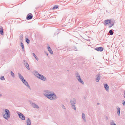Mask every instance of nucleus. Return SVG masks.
<instances>
[{
	"label": "nucleus",
	"instance_id": "1",
	"mask_svg": "<svg viewBox=\"0 0 125 125\" xmlns=\"http://www.w3.org/2000/svg\"><path fill=\"white\" fill-rule=\"evenodd\" d=\"M34 75L38 78L44 81L46 80V78L42 74H40L37 71H35L34 73Z\"/></svg>",
	"mask_w": 125,
	"mask_h": 125
},
{
	"label": "nucleus",
	"instance_id": "2",
	"mask_svg": "<svg viewBox=\"0 0 125 125\" xmlns=\"http://www.w3.org/2000/svg\"><path fill=\"white\" fill-rule=\"evenodd\" d=\"M70 103L72 109L76 110V108L75 104H76V100L75 98H73L70 100Z\"/></svg>",
	"mask_w": 125,
	"mask_h": 125
},
{
	"label": "nucleus",
	"instance_id": "3",
	"mask_svg": "<svg viewBox=\"0 0 125 125\" xmlns=\"http://www.w3.org/2000/svg\"><path fill=\"white\" fill-rule=\"evenodd\" d=\"M47 98L50 100H55L58 98L57 96L55 95L54 93H51L50 94L48 95Z\"/></svg>",
	"mask_w": 125,
	"mask_h": 125
},
{
	"label": "nucleus",
	"instance_id": "4",
	"mask_svg": "<svg viewBox=\"0 0 125 125\" xmlns=\"http://www.w3.org/2000/svg\"><path fill=\"white\" fill-rule=\"evenodd\" d=\"M5 113L3 115V117L7 120H8L10 118V112L7 109H5Z\"/></svg>",
	"mask_w": 125,
	"mask_h": 125
},
{
	"label": "nucleus",
	"instance_id": "5",
	"mask_svg": "<svg viewBox=\"0 0 125 125\" xmlns=\"http://www.w3.org/2000/svg\"><path fill=\"white\" fill-rule=\"evenodd\" d=\"M17 114L18 115L19 117L22 120H25V116L24 115L21 113L18 112Z\"/></svg>",
	"mask_w": 125,
	"mask_h": 125
},
{
	"label": "nucleus",
	"instance_id": "6",
	"mask_svg": "<svg viewBox=\"0 0 125 125\" xmlns=\"http://www.w3.org/2000/svg\"><path fill=\"white\" fill-rule=\"evenodd\" d=\"M111 21L110 20H106L104 21V25H107L111 24Z\"/></svg>",
	"mask_w": 125,
	"mask_h": 125
},
{
	"label": "nucleus",
	"instance_id": "7",
	"mask_svg": "<svg viewBox=\"0 0 125 125\" xmlns=\"http://www.w3.org/2000/svg\"><path fill=\"white\" fill-rule=\"evenodd\" d=\"M51 93V91L49 90H46L44 92V95L47 98L48 97V95H49Z\"/></svg>",
	"mask_w": 125,
	"mask_h": 125
},
{
	"label": "nucleus",
	"instance_id": "8",
	"mask_svg": "<svg viewBox=\"0 0 125 125\" xmlns=\"http://www.w3.org/2000/svg\"><path fill=\"white\" fill-rule=\"evenodd\" d=\"M30 104L33 108H39V106L34 103L32 102H31Z\"/></svg>",
	"mask_w": 125,
	"mask_h": 125
},
{
	"label": "nucleus",
	"instance_id": "9",
	"mask_svg": "<svg viewBox=\"0 0 125 125\" xmlns=\"http://www.w3.org/2000/svg\"><path fill=\"white\" fill-rule=\"evenodd\" d=\"M33 17L32 14L31 13L29 14L27 16L26 19L28 20L31 19Z\"/></svg>",
	"mask_w": 125,
	"mask_h": 125
},
{
	"label": "nucleus",
	"instance_id": "10",
	"mask_svg": "<svg viewBox=\"0 0 125 125\" xmlns=\"http://www.w3.org/2000/svg\"><path fill=\"white\" fill-rule=\"evenodd\" d=\"M24 84H25L29 89L31 90V88L28 82L25 80L22 82Z\"/></svg>",
	"mask_w": 125,
	"mask_h": 125
},
{
	"label": "nucleus",
	"instance_id": "11",
	"mask_svg": "<svg viewBox=\"0 0 125 125\" xmlns=\"http://www.w3.org/2000/svg\"><path fill=\"white\" fill-rule=\"evenodd\" d=\"M18 75L20 79L22 81V82L25 81V80L24 78L20 73H18Z\"/></svg>",
	"mask_w": 125,
	"mask_h": 125
},
{
	"label": "nucleus",
	"instance_id": "12",
	"mask_svg": "<svg viewBox=\"0 0 125 125\" xmlns=\"http://www.w3.org/2000/svg\"><path fill=\"white\" fill-rule=\"evenodd\" d=\"M95 49L98 51L102 52L103 50L104 49L102 47H99L95 48Z\"/></svg>",
	"mask_w": 125,
	"mask_h": 125
},
{
	"label": "nucleus",
	"instance_id": "13",
	"mask_svg": "<svg viewBox=\"0 0 125 125\" xmlns=\"http://www.w3.org/2000/svg\"><path fill=\"white\" fill-rule=\"evenodd\" d=\"M77 79L80 83H81L83 84H84V83L83 81L82 80L80 76L77 78Z\"/></svg>",
	"mask_w": 125,
	"mask_h": 125
},
{
	"label": "nucleus",
	"instance_id": "14",
	"mask_svg": "<svg viewBox=\"0 0 125 125\" xmlns=\"http://www.w3.org/2000/svg\"><path fill=\"white\" fill-rule=\"evenodd\" d=\"M104 87L105 88L107 92H108L109 91V88L108 85L106 83L104 84Z\"/></svg>",
	"mask_w": 125,
	"mask_h": 125
},
{
	"label": "nucleus",
	"instance_id": "15",
	"mask_svg": "<svg viewBox=\"0 0 125 125\" xmlns=\"http://www.w3.org/2000/svg\"><path fill=\"white\" fill-rule=\"evenodd\" d=\"M96 76V81L97 82H98L100 79V76L99 74H98Z\"/></svg>",
	"mask_w": 125,
	"mask_h": 125
},
{
	"label": "nucleus",
	"instance_id": "16",
	"mask_svg": "<svg viewBox=\"0 0 125 125\" xmlns=\"http://www.w3.org/2000/svg\"><path fill=\"white\" fill-rule=\"evenodd\" d=\"M24 65L26 67L28 70H30V68L29 65L27 62H26L24 63Z\"/></svg>",
	"mask_w": 125,
	"mask_h": 125
},
{
	"label": "nucleus",
	"instance_id": "17",
	"mask_svg": "<svg viewBox=\"0 0 125 125\" xmlns=\"http://www.w3.org/2000/svg\"><path fill=\"white\" fill-rule=\"evenodd\" d=\"M117 112V114L118 116L120 115V109L119 107H116Z\"/></svg>",
	"mask_w": 125,
	"mask_h": 125
},
{
	"label": "nucleus",
	"instance_id": "18",
	"mask_svg": "<svg viewBox=\"0 0 125 125\" xmlns=\"http://www.w3.org/2000/svg\"><path fill=\"white\" fill-rule=\"evenodd\" d=\"M26 123L27 125H31V121L29 118L27 120Z\"/></svg>",
	"mask_w": 125,
	"mask_h": 125
},
{
	"label": "nucleus",
	"instance_id": "19",
	"mask_svg": "<svg viewBox=\"0 0 125 125\" xmlns=\"http://www.w3.org/2000/svg\"><path fill=\"white\" fill-rule=\"evenodd\" d=\"M23 36L22 34H21L20 36V42H22L23 41Z\"/></svg>",
	"mask_w": 125,
	"mask_h": 125
},
{
	"label": "nucleus",
	"instance_id": "20",
	"mask_svg": "<svg viewBox=\"0 0 125 125\" xmlns=\"http://www.w3.org/2000/svg\"><path fill=\"white\" fill-rule=\"evenodd\" d=\"M48 49L50 53L52 54H53V52L49 46L48 47Z\"/></svg>",
	"mask_w": 125,
	"mask_h": 125
},
{
	"label": "nucleus",
	"instance_id": "21",
	"mask_svg": "<svg viewBox=\"0 0 125 125\" xmlns=\"http://www.w3.org/2000/svg\"><path fill=\"white\" fill-rule=\"evenodd\" d=\"M0 33L1 35H3L4 34L3 28L1 27H0Z\"/></svg>",
	"mask_w": 125,
	"mask_h": 125
},
{
	"label": "nucleus",
	"instance_id": "22",
	"mask_svg": "<svg viewBox=\"0 0 125 125\" xmlns=\"http://www.w3.org/2000/svg\"><path fill=\"white\" fill-rule=\"evenodd\" d=\"M85 114L83 113H82V117L83 120L85 121H86V119L85 118Z\"/></svg>",
	"mask_w": 125,
	"mask_h": 125
},
{
	"label": "nucleus",
	"instance_id": "23",
	"mask_svg": "<svg viewBox=\"0 0 125 125\" xmlns=\"http://www.w3.org/2000/svg\"><path fill=\"white\" fill-rule=\"evenodd\" d=\"M110 125H116L114 121L113 120H111L110 121Z\"/></svg>",
	"mask_w": 125,
	"mask_h": 125
},
{
	"label": "nucleus",
	"instance_id": "24",
	"mask_svg": "<svg viewBox=\"0 0 125 125\" xmlns=\"http://www.w3.org/2000/svg\"><path fill=\"white\" fill-rule=\"evenodd\" d=\"M32 54L34 56V57H35V59L38 61L39 60V58H38L37 56L35 55V54L34 53H33Z\"/></svg>",
	"mask_w": 125,
	"mask_h": 125
},
{
	"label": "nucleus",
	"instance_id": "25",
	"mask_svg": "<svg viewBox=\"0 0 125 125\" xmlns=\"http://www.w3.org/2000/svg\"><path fill=\"white\" fill-rule=\"evenodd\" d=\"M75 75L76 78L80 76V75L77 72H75Z\"/></svg>",
	"mask_w": 125,
	"mask_h": 125
},
{
	"label": "nucleus",
	"instance_id": "26",
	"mask_svg": "<svg viewBox=\"0 0 125 125\" xmlns=\"http://www.w3.org/2000/svg\"><path fill=\"white\" fill-rule=\"evenodd\" d=\"M21 45H20L22 48V50H24V47L23 43H22V42H21Z\"/></svg>",
	"mask_w": 125,
	"mask_h": 125
},
{
	"label": "nucleus",
	"instance_id": "27",
	"mask_svg": "<svg viewBox=\"0 0 125 125\" xmlns=\"http://www.w3.org/2000/svg\"><path fill=\"white\" fill-rule=\"evenodd\" d=\"M10 74L13 77V78L15 77V75H14V73H13V72L12 71H11Z\"/></svg>",
	"mask_w": 125,
	"mask_h": 125
},
{
	"label": "nucleus",
	"instance_id": "28",
	"mask_svg": "<svg viewBox=\"0 0 125 125\" xmlns=\"http://www.w3.org/2000/svg\"><path fill=\"white\" fill-rule=\"evenodd\" d=\"M114 23H115L114 22H112V24L109 25V27L111 28V27H112L113 26V25H114Z\"/></svg>",
	"mask_w": 125,
	"mask_h": 125
},
{
	"label": "nucleus",
	"instance_id": "29",
	"mask_svg": "<svg viewBox=\"0 0 125 125\" xmlns=\"http://www.w3.org/2000/svg\"><path fill=\"white\" fill-rule=\"evenodd\" d=\"M109 33H110L111 35H112L113 34L114 32L112 30H110L109 31Z\"/></svg>",
	"mask_w": 125,
	"mask_h": 125
},
{
	"label": "nucleus",
	"instance_id": "30",
	"mask_svg": "<svg viewBox=\"0 0 125 125\" xmlns=\"http://www.w3.org/2000/svg\"><path fill=\"white\" fill-rule=\"evenodd\" d=\"M58 5H55L53 7V8H52V9H57L58 8Z\"/></svg>",
	"mask_w": 125,
	"mask_h": 125
},
{
	"label": "nucleus",
	"instance_id": "31",
	"mask_svg": "<svg viewBox=\"0 0 125 125\" xmlns=\"http://www.w3.org/2000/svg\"><path fill=\"white\" fill-rule=\"evenodd\" d=\"M30 40L28 38H26V42H27L28 44L29 43H30Z\"/></svg>",
	"mask_w": 125,
	"mask_h": 125
},
{
	"label": "nucleus",
	"instance_id": "32",
	"mask_svg": "<svg viewBox=\"0 0 125 125\" xmlns=\"http://www.w3.org/2000/svg\"><path fill=\"white\" fill-rule=\"evenodd\" d=\"M0 79L2 80H5L4 77V76H1L0 78Z\"/></svg>",
	"mask_w": 125,
	"mask_h": 125
},
{
	"label": "nucleus",
	"instance_id": "33",
	"mask_svg": "<svg viewBox=\"0 0 125 125\" xmlns=\"http://www.w3.org/2000/svg\"><path fill=\"white\" fill-rule=\"evenodd\" d=\"M62 108L64 109H66V108H65L64 105L63 104H62Z\"/></svg>",
	"mask_w": 125,
	"mask_h": 125
},
{
	"label": "nucleus",
	"instance_id": "34",
	"mask_svg": "<svg viewBox=\"0 0 125 125\" xmlns=\"http://www.w3.org/2000/svg\"><path fill=\"white\" fill-rule=\"evenodd\" d=\"M122 102H123L122 104H123V105H125V102L124 100H122Z\"/></svg>",
	"mask_w": 125,
	"mask_h": 125
},
{
	"label": "nucleus",
	"instance_id": "35",
	"mask_svg": "<svg viewBox=\"0 0 125 125\" xmlns=\"http://www.w3.org/2000/svg\"><path fill=\"white\" fill-rule=\"evenodd\" d=\"M74 49H75V51H77V47H74Z\"/></svg>",
	"mask_w": 125,
	"mask_h": 125
},
{
	"label": "nucleus",
	"instance_id": "36",
	"mask_svg": "<svg viewBox=\"0 0 125 125\" xmlns=\"http://www.w3.org/2000/svg\"><path fill=\"white\" fill-rule=\"evenodd\" d=\"M105 119H106V120H108V117L106 116H105Z\"/></svg>",
	"mask_w": 125,
	"mask_h": 125
},
{
	"label": "nucleus",
	"instance_id": "37",
	"mask_svg": "<svg viewBox=\"0 0 125 125\" xmlns=\"http://www.w3.org/2000/svg\"><path fill=\"white\" fill-rule=\"evenodd\" d=\"M45 52L46 55H47V56L48 55V53L47 52Z\"/></svg>",
	"mask_w": 125,
	"mask_h": 125
},
{
	"label": "nucleus",
	"instance_id": "38",
	"mask_svg": "<svg viewBox=\"0 0 125 125\" xmlns=\"http://www.w3.org/2000/svg\"><path fill=\"white\" fill-rule=\"evenodd\" d=\"M72 50V49H70L69 48L68 50V51H70V50Z\"/></svg>",
	"mask_w": 125,
	"mask_h": 125
},
{
	"label": "nucleus",
	"instance_id": "39",
	"mask_svg": "<svg viewBox=\"0 0 125 125\" xmlns=\"http://www.w3.org/2000/svg\"><path fill=\"white\" fill-rule=\"evenodd\" d=\"M124 97L125 98V91L124 92Z\"/></svg>",
	"mask_w": 125,
	"mask_h": 125
},
{
	"label": "nucleus",
	"instance_id": "40",
	"mask_svg": "<svg viewBox=\"0 0 125 125\" xmlns=\"http://www.w3.org/2000/svg\"><path fill=\"white\" fill-rule=\"evenodd\" d=\"M2 96V95L1 94H0V96L1 97V96Z\"/></svg>",
	"mask_w": 125,
	"mask_h": 125
},
{
	"label": "nucleus",
	"instance_id": "41",
	"mask_svg": "<svg viewBox=\"0 0 125 125\" xmlns=\"http://www.w3.org/2000/svg\"><path fill=\"white\" fill-rule=\"evenodd\" d=\"M97 104L98 105H99V103H97Z\"/></svg>",
	"mask_w": 125,
	"mask_h": 125
},
{
	"label": "nucleus",
	"instance_id": "42",
	"mask_svg": "<svg viewBox=\"0 0 125 125\" xmlns=\"http://www.w3.org/2000/svg\"><path fill=\"white\" fill-rule=\"evenodd\" d=\"M23 62H26V61L25 60H24L23 61Z\"/></svg>",
	"mask_w": 125,
	"mask_h": 125
}]
</instances>
